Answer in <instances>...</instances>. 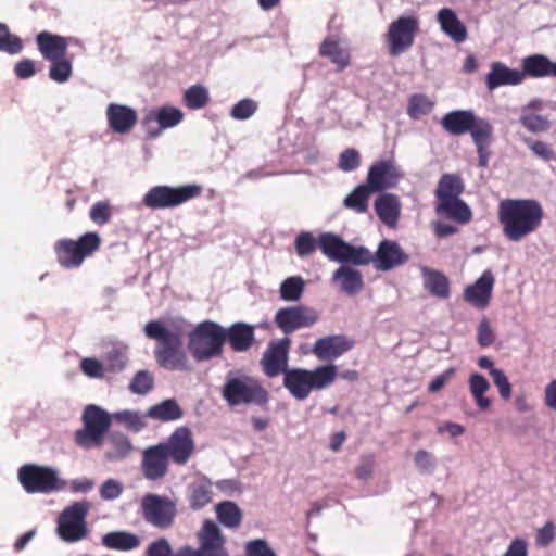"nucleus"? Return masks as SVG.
I'll list each match as a JSON object with an SVG mask.
<instances>
[{
    "mask_svg": "<svg viewBox=\"0 0 556 556\" xmlns=\"http://www.w3.org/2000/svg\"><path fill=\"white\" fill-rule=\"evenodd\" d=\"M186 321L179 319L170 327H165L159 320H151L144 326L147 338L156 342L154 357L157 365L167 370H188L189 363L184 350V326Z\"/></svg>",
    "mask_w": 556,
    "mask_h": 556,
    "instance_id": "1",
    "label": "nucleus"
},
{
    "mask_svg": "<svg viewBox=\"0 0 556 556\" xmlns=\"http://www.w3.org/2000/svg\"><path fill=\"white\" fill-rule=\"evenodd\" d=\"M544 210L532 199H506L500 202L498 219L503 233L513 242H518L534 232L541 225Z\"/></svg>",
    "mask_w": 556,
    "mask_h": 556,
    "instance_id": "2",
    "label": "nucleus"
},
{
    "mask_svg": "<svg viewBox=\"0 0 556 556\" xmlns=\"http://www.w3.org/2000/svg\"><path fill=\"white\" fill-rule=\"evenodd\" d=\"M337 368L334 365H324L308 370L291 368L285 372L282 384L298 401L307 399L313 390H321L334 381Z\"/></svg>",
    "mask_w": 556,
    "mask_h": 556,
    "instance_id": "3",
    "label": "nucleus"
},
{
    "mask_svg": "<svg viewBox=\"0 0 556 556\" xmlns=\"http://www.w3.org/2000/svg\"><path fill=\"white\" fill-rule=\"evenodd\" d=\"M226 329L212 320H204L189 333L188 349L197 362L210 361L223 354Z\"/></svg>",
    "mask_w": 556,
    "mask_h": 556,
    "instance_id": "4",
    "label": "nucleus"
},
{
    "mask_svg": "<svg viewBox=\"0 0 556 556\" xmlns=\"http://www.w3.org/2000/svg\"><path fill=\"white\" fill-rule=\"evenodd\" d=\"M222 396L230 406L257 405L264 406L268 403V391L261 381L252 376L241 375L227 377L223 388Z\"/></svg>",
    "mask_w": 556,
    "mask_h": 556,
    "instance_id": "5",
    "label": "nucleus"
},
{
    "mask_svg": "<svg viewBox=\"0 0 556 556\" xmlns=\"http://www.w3.org/2000/svg\"><path fill=\"white\" fill-rule=\"evenodd\" d=\"M101 238L97 232H86L78 240L61 239L54 244L59 264L64 268L79 267L84 260L99 250Z\"/></svg>",
    "mask_w": 556,
    "mask_h": 556,
    "instance_id": "6",
    "label": "nucleus"
},
{
    "mask_svg": "<svg viewBox=\"0 0 556 556\" xmlns=\"http://www.w3.org/2000/svg\"><path fill=\"white\" fill-rule=\"evenodd\" d=\"M201 193L202 187L195 184L179 187L155 186L147 191L142 203L151 210L173 208L200 197Z\"/></svg>",
    "mask_w": 556,
    "mask_h": 556,
    "instance_id": "7",
    "label": "nucleus"
},
{
    "mask_svg": "<svg viewBox=\"0 0 556 556\" xmlns=\"http://www.w3.org/2000/svg\"><path fill=\"white\" fill-rule=\"evenodd\" d=\"M84 428L75 432V442L84 448L99 446L111 426V416L96 405H89L83 414Z\"/></svg>",
    "mask_w": 556,
    "mask_h": 556,
    "instance_id": "8",
    "label": "nucleus"
},
{
    "mask_svg": "<svg viewBox=\"0 0 556 556\" xmlns=\"http://www.w3.org/2000/svg\"><path fill=\"white\" fill-rule=\"evenodd\" d=\"M89 508V502L81 501L71 504L61 513L58 519V534L62 540L77 542L87 536L86 517Z\"/></svg>",
    "mask_w": 556,
    "mask_h": 556,
    "instance_id": "9",
    "label": "nucleus"
},
{
    "mask_svg": "<svg viewBox=\"0 0 556 556\" xmlns=\"http://www.w3.org/2000/svg\"><path fill=\"white\" fill-rule=\"evenodd\" d=\"M140 508L144 521L157 529L170 528L177 516L176 502L157 494H146L141 498Z\"/></svg>",
    "mask_w": 556,
    "mask_h": 556,
    "instance_id": "10",
    "label": "nucleus"
},
{
    "mask_svg": "<svg viewBox=\"0 0 556 556\" xmlns=\"http://www.w3.org/2000/svg\"><path fill=\"white\" fill-rule=\"evenodd\" d=\"M18 480L28 493H50L63 486L55 470L38 465L22 466Z\"/></svg>",
    "mask_w": 556,
    "mask_h": 556,
    "instance_id": "11",
    "label": "nucleus"
},
{
    "mask_svg": "<svg viewBox=\"0 0 556 556\" xmlns=\"http://www.w3.org/2000/svg\"><path fill=\"white\" fill-rule=\"evenodd\" d=\"M318 249L328 258L342 263L334 273L332 281L340 291L348 292V243L331 232H324L319 236Z\"/></svg>",
    "mask_w": 556,
    "mask_h": 556,
    "instance_id": "12",
    "label": "nucleus"
},
{
    "mask_svg": "<svg viewBox=\"0 0 556 556\" xmlns=\"http://www.w3.org/2000/svg\"><path fill=\"white\" fill-rule=\"evenodd\" d=\"M419 22L414 16H400L393 21L387 33V42L391 55H400L408 50L418 31Z\"/></svg>",
    "mask_w": 556,
    "mask_h": 556,
    "instance_id": "13",
    "label": "nucleus"
},
{
    "mask_svg": "<svg viewBox=\"0 0 556 556\" xmlns=\"http://www.w3.org/2000/svg\"><path fill=\"white\" fill-rule=\"evenodd\" d=\"M168 458L177 466H185L194 454L195 444L192 431L185 426L178 427L160 443Z\"/></svg>",
    "mask_w": 556,
    "mask_h": 556,
    "instance_id": "14",
    "label": "nucleus"
},
{
    "mask_svg": "<svg viewBox=\"0 0 556 556\" xmlns=\"http://www.w3.org/2000/svg\"><path fill=\"white\" fill-rule=\"evenodd\" d=\"M290 346L291 339L289 337L273 340L268 343L261 358L262 369L267 377L274 378L281 374L285 376V372L289 370Z\"/></svg>",
    "mask_w": 556,
    "mask_h": 556,
    "instance_id": "15",
    "label": "nucleus"
},
{
    "mask_svg": "<svg viewBox=\"0 0 556 556\" xmlns=\"http://www.w3.org/2000/svg\"><path fill=\"white\" fill-rule=\"evenodd\" d=\"M182 119L184 112L181 110L164 105L149 111L142 119V127L149 139H156L164 129L177 126Z\"/></svg>",
    "mask_w": 556,
    "mask_h": 556,
    "instance_id": "16",
    "label": "nucleus"
},
{
    "mask_svg": "<svg viewBox=\"0 0 556 556\" xmlns=\"http://www.w3.org/2000/svg\"><path fill=\"white\" fill-rule=\"evenodd\" d=\"M317 320V312L303 305L280 308L275 315V324L285 334L311 327Z\"/></svg>",
    "mask_w": 556,
    "mask_h": 556,
    "instance_id": "17",
    "label": "nucleus"
},
{
    "mask_svg": "<svg viewBox=\"0 0 556 556\" xmlns=\"http://www.w3.org/2000/svg\"><path fill=\"white\" fill-rule=\"evenodd\" d=\"M197 538L202 544L203 556H229L226 538L214 521L205 520Z\"/></svg>",
    "mask_w": 556,
    "mask_h": 556,
    "instance_id": "18",
    "label": "nucleus"
},
{
    "mask_svg": "<svg viewBox=\"0 0 556 556\" xmlns=\"http://www.w3.org/2000/svg\"><path fill=\"white\" fill-rule=\"evenodd\" d=\"M169 458L159 444L149 446L142 453L141 470L148 480H160L168 472Z\"/></svg>",
    "mask_w": 556,
    "mask_h": 556,
    "instance_id": "19",
    "label": "nucleus"
},
{
    "mask_svg": "<svg viewBox=\"0 0 556 556\" xmlns=\"http://www.w3.org/2000/svg\"><path fill=\"white\" fill-rule=\"evenodd\" d=\"M495 278L491 270H485L482 276L464 290V300L478 309H485L490 305Z\"/></svg>",
    "mask_w": 556,
    "mask_h": 556,
    "instance_id": "20",
    "label": "nucleus"
},
{
    "mask_svg": "<svg viewBox=\"0 0 556 556\" xmlns=\"http://www.w3.org/2000/svg\"><path fill=\"white\" fill-rule=\"evenodd\" d=\"M400 176L394 162L378 161L370 166L366 185L375 192L380 191L394 187Z\"/></svg>",
    "mask_w": 556,
    "mask_h": 556,
    "instance_id": "21",
    "label": "nucleus"
},
{
    "mask_svg": "<svg viewBox=\"0 0 556 556\" xmlns=\"http://www.w3.org/2000/svg\"><path fill=\"white\" fill-rule=\"evenodd\" d=\"M109 127L116 134L129 132L138 121L137 112L127 105L110 103L106 108Z\"/></svg>",
    "mask_w": 556,
    "mask_h": 556,
    "instance_id": "22",
    "label": "nucleus"
},
{
    "mask_svg": "<svg viewBox=\"0 0 556 556\" xmlns=\"http://www.w3.org/2000/svg\"><path fill=\"white\" fill-rule=\"evenodd\" d=\"M36 43L42 58L49 62L67 54L68 40L63 36L45 30L36 36Z\"/></svg>",
    "mask_w": 556,
    "mask_h": 556,
    "instance_id": "23",
    "label": "nucleus"
},
{
    "mask_svg": "<svg viewBox=\"0 0 556 556\" xmlns=\"http://www.w3.org/2000/svg\"><path fill=\"white\" fill-rule=\"evenodd\" d=\"M525 75L518 70H511L502 62H494L485 77V84L489 90H494L501 86H516L522 83Z\"/></svg>",
    "mask_w": 556,
    "mask_h": 556,
    "instance_id": "24",
    "label": "nucleus"
},
{
    "mask_svg": "<svg viewBox=\"0 0 556 556\" xmlns=\"http://www.w3.org/2000/svg\"><path fill=\"white\" fill-rule=\"evenodd\" d=\"M407 260L402 248L395 241L383 240L377 250L375 263L379 270L388 271Z\"/></svg>",
    "mask_w": 556,
    "mask_h": 556,
    "instance_id": "25",
    "label": "nucleus"
},
{
    "mask_svg": "<svg viewBox=\"0 0 556 556\" xmlns=\"http://www.w3.org/2000/svg\"><path fill=\"white\" fill-rule=\"evenodd\" d=\"M437 21L441 30L454 42L460 43L467 39V28L452 9H441L437 13Z\"/></svg>",
    "mask_w": 556,
    "mask_h": 556,
    "instance_id": "26",
    "label": "nucleus"
},
{
    "mask_svg": "<svg viewBox=\"0 0 556 556\" xmlns=\"http://www.w3.org/2000/svg\"><path fill=\"white\" fill-rule=\"evenodd\" d=\"M226 340L235 352H247L255 340V329L244 323H235L226 330Z\"/></svg>",
    "mask_w": 556,
    "mask_h": 556,
    "instance_id": "27",
    "label": "nucleus"
},
{
    "mask_svg": "<svg viewBox=\"0 0 556 556\" xmlns=\"http://www.w3.org/2000/svg\"><path fill=\"white\" fill-rule=\"evenodd\" d=\"M348 346V342L342 336H328L318 339L312 352L320 361H330L342 355Z\"/></svg>",
    "mask_w": 556,
    "mask_h": 556,
    "instance_id": "28",
    "label": "nucleus"
},
{
    "mask_svg": "<svg viewBox=\"0 0 556 556\" xmlns=\"http://www.w3.org/2000/svg\"><path fill=\"white\" fill-rule=\"evenodd\" d=\"M476 117L470 110H456L445 114L441 125L451 135L459 136L469 132Z\"/></svg>",
    "mask_w": 556,
    "mask_h": 556,
    "instance_id": "29",
    "label": "nucleus"
},
{
    "mask_svg": "<svg viewBox=\"0 0 556 556\" xmlns=\"http://www.w3.org/2000/svg\"><path fill=\"white\" fill-rule=\"evenodd\" d=\"M376 213L379 219L389 227H395L400 214L401 202L394 194L383 193L375 202Z\"/></svg>",
    "mask_w": 556,
    "mask_h": 556,
    "instance_id": "30",
    "label": "nucleus"
},
{
    "mask_svg": "<svg viewBox=\"0 0 556 556\" xmlns=\"http://www.w3.org/2000/svg\"><path fill=\"white\" fill-rule=\"evenodd\" d=\"M202 553L201 543H199V548L184 545L174 553L169 542L165 538H160L151 542L146 549V556H203Z\"/></svg>",
    "mask_w": 556,
    "mask_h": 556,
    "instance_id": "31",
    "label": "nucleus"
},
{
    "mask_svg": "<svg viewBox=\"0 0 556 556\" xmlns=\"http://www.w3.org/2000/svg\"><path fill=\"white\" fill-rule=\"evenodd\" d=\"M435 212L441 216L462 224L468 223L471 219V211L460 198L439 201Z\"/></svg>",
    "mask_w": 556,
    "mask_h": 556,
    "instance_id": "32",
    "label": "nucleus"
},
{
    "mask_svg": "<svg viewBox=\"0 0 556 556\" xmlns=\"http://www.w3.org/2000/svg\"><path fill=\"white\" fill-rule=\"evenodd\" d=\"M102 544L109 549L132 551L140 546V538L127 531H112L102 536Z\"/></svg>",
    "mask_w": 556,
    "mask_h": 556,
    "instance_id": "33",
    "label": "nucleus"
},
{
    "mask_svg": "<svg viewBox=\"0 0 556 556\" xmlns=\"http://www.w3.org/2000/svg\"><path fill=\"white\" fill-rule=\"evenodd\" d=\"M424 285L433 296L447 299L450 296V282L445 275L427 267L421 268Z\"/></svg>",
    "mask_w": 556,
    "mask_h": 556,
    "instance_id": "34",
    "label": "nucleus"
},
{
    "mask_svg": "<svg viewBox=\"0 0 556 556\" xmlns=\"http://www.w3.org/2000/svg\"><path fill=\"white\" fill-rule=\"evenodd\" d=\"M213 488L208 480H199L189 486V505L193 510H199L212 502Z\"/></svg>",
    "mask_w": 556,
    "mask_h": 556,
    "instance_id": "35",
    "label": "nucleus"
},
{
    "mask_svg": "<svg viewBox=\"0 0 556 556\" xmlns=\"http://www.w3.org/2000/svg\"><path fill=\"white\" fill-rule=\"evenodd\" d=\"M184 412L175 399H167L151 406L147 416L160 421H174L182 417Z\"/></svg>",
    "mask_w": 556,
    "mask_h": 556,
    "instance_id": "36",
    "label": "nucleus"
},
{
    "mask_svg": "<svg viewBox=\"0 0 556 556\" xmlns=\"http://www.w3.org/2000/svg\"><path fill=\"white\" fill-rule=\"evenodd\" d=\"M468 388L477 406L482 410L491 407V400L485 393L491 389L489 381L480 374L473 372L469 376Z\"/></svg>",
    "mask_w": 556,
    "mask_h": 556,
    "instance_id": "37",
    "label": "nucleus"
},
{
    "mask_svg": "<svg viewBox=\"0 0 556 556\" xmlns=\"http://www.w3.org/2000/svg\"><path fill=\"white\" fill-rule=\"evenodd\" d=\"M464 191V185L459 176L445 174L441 177L435 191L438 201L459 198Z\"/></svg>",
    "mask_w": 556,
    "mask_h": 556,
    "instance_id": "38",
    "label": "nucleus"
},
{
    "mask_svg": "<svg viewBox=\"0 0 556 556\" xmlns=\"http://www.w3.org/2000/svg\"><path fill=\"white\" fill-rule=\"evenodd\" d=\"M553 62L543 54H533L522 60V73L532 77H544L552 73Z\"/></svg>",
    "mask_w": 556,
    "mask_h": 556,
    "instance_id": "39",
    "label": "nucleus"
},
{
    "mask_svg": "<svg viewBox=\"0 0 556 556\" xmlns=\"http://www.w3.org/2000/svg\"><path fill=\"white\" fill-rule=\"evenodd\" d=\"M216 515L218 521L229 528L236 529L242 522V513L238 505L230 501H225L216 506Z\"/></svg>",
    "mask_w": 556,
    "mask_h": 556,
    "instance_id": "40",
    "label": "nucleus"
},
{
    "mask_svg": "<svg viewBox=\"0 0 556 556\" xmlns=\"http://www.w3.org/2000/svg\"><path fill=\"white\" fill-rule=\"evenodd\" d=\"M469 134L477 148L489 147L493 140V127L484 118L476 117Z\"/></svg>",
    "mask_w": 556,
    "mask_h": 556,
    "instance_id": "41",
    "label": "nucleus"
},
{
    "mask_svg": "<svg viewBox=\"0 0 556 556\" xmlns=\"http://www.w3.org/2000/svg\"><path fill=\"white\" fill-rule=\"evenodd\" d=\"M184 104L190 110H199L207 105L210 94L202 85H192L184 93Z\"/></svg>",
    "mask_w": 556,
    "mask_h": 556,
    "instance_id": "42",
    "label": "nucleus"
},
{
    "mask_svg": "<svg viewBox=\"0 0 556 556\" xmlns=\"http://www.w3.org/2000/svg\"><path fill=\"white\" fill-rule=\"evenodd\" d=\"M520 124L530 132H546L551 123L546 116L527 112L526 109L521 110L519 118Z\"/></svg>",
    "mask_w": 556,
    "mask_h": 556,
    "instance_id": "43",
    "label": "nucleus"
},
{
    "mask_svg": "<svg viewBox=\"0 0 556 556\" xmlns=\"http://www.w3.org/2000/svg\"><path fill=\"white\" fill-rule=\"evenodd\" d=\"M49 77L58 84L66 83L73 75L72 61L66 56L50 61Z\"/></svg>",
    "mask_w": 556,
    "mask_h": 556,
    "instance_id": "44",
    "label": "nucleus"
},
{
    "mask_svg": "<svg viewBox=\"0 0 556 556\" xmlns=\"http://www.w3.org/2000/svg\"><path fill=\"white\" fill-rule=\"evenodd\" d=\"M23 50L21 38L11 34L9 26L0 23V51L8 54H18Z\"/></svg>",
    "mask_w": 556,
    "mask_h": 556,
    "instance_id": "45",
    "label": "nucleus"
},
{
    "mask_svg": "<svg viewBox=\"0 0 556 556\" xmlns=\"http://www.w3.org/2000/svg\"><path fill=\"white\" fill-rule=\"evenodd\" d=\"M319 245V237L315 238L309 231L300 232L294 241V249L300 257L312 255Z\"/></svg>",
    "mask_w": 556,
    "mask_h": 556,
    "instance_id": "46",
    "label": "nucleus"
},
{
    "mask_svg": "<svg viewBox=\"0 0 556 556\" xmlns=\"http://www.w3.org/2000/svg\"><path fill=\"white\" fill-rule=\"evenodd\" d=\"M319 54L325 58H329L332 63L337 64L340 70H343L346 65V59L343 51L339 48V45L332 38H326L320 45Z\"/></svg>",
    "mask_w": 556,
    "mask_h": 556,
    "instance_id": "47",
    "label": "nucleus"
},
{
    "mask_svg": "<svg viewBox=\"0 0 556 556\" xmlns=\"http://www.w3.org/2000/svg\"><path fill=\"white\" fill-rule=\"evenodd\" d=\"M304 291V281L301 277H289L280 287V296L285 301H296Z\"/></svg>",
    "mask_w": 556,
    "mask_h": 556,
    "instance_id": "48",
    "label": "nucleus"
},
{
    "mask_svg": "<svg viewBox=\"0 0 556 556\" xmlns=\"http://www.w3.org/2000/svg\"><path fill=\"white\" fill-rule=\"evenodd\" d=\"M433 102L426 96L416 94L410 97L407 114L415 119L429 114L432 111Z\"/></svg>",
    "mask_w": 556,
    "mask_h": 556,
    "instance_id": "49",
    "label": "nucleus"
},
{
    "mask_svg": "<svg viewBox=\"0 0 556 556\" xmlns=\"http://www.w3.org/2000/svg\"><path fill=\"white\" fill-rule=\"evenodd\" d=\"M375 192L366 184L358 186L355 190L350 192V208L358 213H365L368 208V198Z\"/></svg>",
    "mask_w": 556,
    "mask_h": 556,
    "instance_id": "50",
    "label": "nucleus"
},
{
    "mask_svg": "<svg viewBox=\"0 0 556 556\" xmlns=\"http://www.w3.org/2000/svg\"><path fill=\"white\" fill-rule=\"evenodd\" d=\"M154 387V379L148 370H139L132 378L129 390L139 395L149 393Z\"/></svg>",
    "mask_w": 556,
    "mask_h": 556,
    "instance_id": "51",
    "label": "nucleus"
},
{
    "mask_svg": "<svg viewBox=\"0 0 556 556\" xmlns=\"http://www.w3.org/2000/svg\"><path fill=\"white\" fill-rule=\"evenodd\" d=\"M89 217L94 224L103 226L112 217V206L108 201L96 202L90 208Z\"/></svg>",
    "mask_w": 556,
    "mask_h": 556,
    "instance_id": "52",
    "label": "nucleus"
},
{
    "mask_svg": "<svg viewBox=\"0 0 556 556\" xmlns=\"http://www.w3.org/2000/svg\"><path fill=\"white\" fill-rule=\"evenodd\" d=\"M113 450L108 452L109 459L124 458L131 451V444L127 437L123 434H113L111 438Z\"/></svg>",
    "mask_w": 556,
    "mask_h": 556,
    "instance_id": "53",
    "label": "nucleus"
},
{
    "mask_svg": "<svg viewBox=\"0 0 556 556\" xmlns=\"http://www.w3.org/2000/svg\"><path fill=\"white\" fill-rule=\"evenodd\" d=\"M245 556H277L264 539H255L245 543Z\"/></svg>",
    "mask_w": 556,
    "mask_h": 556,
    "instance_id": "54",
    "label": "nucleus"
},
{
    "mask_svg": "<svg viewBox=\"0 0 556 556\" xmlns=\"http://www.w3.org/2000/svg\"><path fill=\"white\" fill-rule=\"evenodd\" d=\"M526 143L539 159L545 162L556 161V153L551 144L539 140H526Z\"/></svg>",
    "mask_w": 556,
    "mask_h": 556,
    "instance_id": "55",
    "label": "nucleus"
},
{
    "mask_svg": "<svg viewBox=\"0 0 556 556\" xmlns=\"http://www.w3.org/2000/svg\"><path fill=\"white\" fill-rule=\"evenodd\" d=\"M257 109L256 102L251 99H243L236 103L231 109V116L235 119H247L251 117Z\"/></svg>",
    "mask_w": 556,
    "mask_h": 556,
    "instance_id": "56",
    "label": "nucleus"
},
{
    "mask_svg": "<svg viewBox=\"0 0 556 556\" xmlns=\"http://www.w3.org/2000/svg\"><path fill=\"white\" fill-rule=\"evenodd\" d=\"M495 341V334L488 318L483 317L478 325L477 342L481 346H490Z\"/></svg>",
    "mask_w": 556,
    "mask_h": 556,
    "instance_id": "57",
    "label": "nucleus"
},
{
    "mask_svg": "<svg viewBox=\"0 0 556 556\" xmlns=\"http://www.w3.org/2000/svg\"><path fill=\"white\" fill-rule=\"evenodd\" d=\"M491 378L493 383L498 389V393L503 400H508L511 396V386L503 369H492Z\"/></svg>",
    "mask_w": 556,
    "mask_h": 556,
    "instance_id": "58",
    "label": "nucleus"
},
{
    "mask_svg": "<svg viewBox=\"0 0 556 556\" xmlns=\"http://www.w3.org/2000/svg\"><path fill=\"white\" fill-rule=\"evenodd\" d=\"M415 465L421 472L431 473L435 468V458L431 453L418 450L415 454Z\"/></svg>",
    "mask_w": 556,
    "mask_h": 556,
    "instance_id": "59",
    "label": "nucleus"
},
{
    "mask_svg": "<svg viewBox=\"0 0 556 556\" xmlns=\"http://www.w3.org/2000/svg\"><path fill=\"white\" fill-rule=\"evenodd\" d=\"M555 525L552 521L544 523L543 527L538 529L535 534V544L539 547L548 546L555 539Z\"/></svg>",
    "mask_w": 556,
    "mask_h": 556,
    "instance_id": "60",
    "label": "nucleus"
},
{
    "mask_svg": "<svg viewBox=\"0 0 556 556\" xmlns=\"http://www.w3.org/2000/svg\"><path fill=\"white\" fill-rule=\"evenodd\" d=\"M375 459L370 455L363 456L355 467V476L361 481H367L374 470Z\"/></svg>",
    "mask_w": 556,
    "mask_h": 556,
    "instance_id": "61",
    "label": "nucleus"
},
{
    "mask_svg": "<svg viewBox=\"0 0 556 556\" xmlns=\"http://www.w3.org/2000/svg\"><path fill=\"white\" fill-rule=\"evenodd\" d=\"M123 492V485L114 480L109 479L103 482V484L100 488V496L103 500L112 501L117 498Z\"/></svg>",
    "mask_w": 556,
    "mask_h": 556,
    "instance_id": "62",
    "label": "nucleus"
},
{
    "mask_svg": "<svg viewBox=\"0 0 556 556\" xmlns=\"http://www.w3.org/2000/svg\"><path fill=\"white\" fill-rule=\"evenodd\" d=\"M116 419L127 425L134 431H139L144 427V421L142 417L135 412H121L116 415Z\"/></svg>",
    "mask_w": 556,
    "mask_h": 556,
    "instance_id": "63",
    "label": "nucleus"
},
{
    "mask_svg": "<svg viewBox=\"0 0 556 556\" xmlns=\"http://www.w3.org/2000/svg\"><path fill=\"white\" fill-rule=\"evenodd\" d=\"M503 556H528L526 540L522 538L513 539Z\"/></svg>",
    "mask_w": 556,
    "mask_h": 556,
    "instance_id": "64",
    "label": "nucleus"
}]
</instances>
